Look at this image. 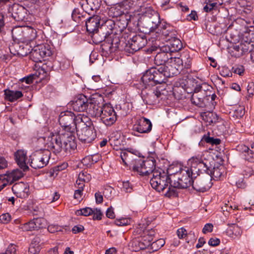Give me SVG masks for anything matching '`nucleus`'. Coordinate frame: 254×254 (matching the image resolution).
<instances>
[{"instance_id":"obj_1","label":"nucleus","mask_w":254,"mask_h":254,"mask_svg":"<svg viewBox=\"0 0 254 254\" xmlns=\"http://www.w3.org/2000/svg\"><path fill=\"white\" fill-rule=\"evenodd\" d=\"M170 63L168 65L152 67L147 70L141 78L145 88L165 82L166 78L180 74L182 70L180 66L176 65L173 61Z\"/></svg>"},{"instance_id":"obj_2","label":"nucleus","mask_w":254,"mask_h":254,"mask_svg":"<svg viewBox=\"0 0 254 254\" xmlns=\"http://www.w3.org/2000/svg\"><path fill=\"white\" fill-rule=\"evenodd\" d=\"M46 141L45 147L48 150L55 154L62 151L64 152H70L74 150L77 146L75 141V136H70L63 131L50 132L49 136L44 138ZM46 150V149H45Z\"/></svg>"},{"instance_id":"obj_3","label":"nucleus","mask_w":254,"mask_h":254,"mask_svg":"<svg viewBox=\"0 0 254 254\" xmlns=\"http://www.w3.org/2000/svg\"><path fill=\"white\" fill-rule=\"evenodd\" d=\"M172 185L179 189H186L191 186L193 173L187 167L180 168L179 171L170 174Z\"/></svg>"},{"instance_id":"obj_4","label":"nucleus","mask_w":254,"mask_h":254,"mask_svg":"<svg viewBox=\"0 0 254 254\" xmlns=\"http://www.w3.org/2000/svg\"><path fill=\"white\" fill-rule=\"evenodd\" d=\"M74 114L71 111H66L61 113L59 122L63 133L68 134L69 136H75L76 126L74 124Z\"/></svg>"},{"instance_id":"obj_5","label":"nucleus","mask_w":254,"mask_h":254,"mask_svg":"<svg viewBox=\"0 0 254 254\" xmlns=\"http://www.w3.org/2000/svg\"><path fill=\"white\" fill-rule=\"evenodd\" d=\"M170 174L165 172L162 169L159 168L153 172L152 177L150 180L152 187L158 191H161L168 186L170 182Z\"/></svg>"},{"instance_id":"obj_6","label":"nucleus","mask_w":254,"mask_h":254,"mask_svg":"<svg viewBox=\"0 0 254 254\" xmlns=\"http://www.w3.org/2000/svg\"><path fill=\"white\" fill-rule=\"evenodd\" d=\"M51 154L50 151L45 149L35 151L29 157L30 166L35 169L44 167L49 162Z\"/></svg>"},{"instance_id":"obj_7","label":"nucleus","mask_w":254,"mask_h":254,"mask_svg":"<svg viewBox=\"0 0 254 254\" xmlns=\"http://www.w3.org/2000/svg\"><path fill=\"white\" fill-rule=\"evenodd\" d=\"M155 167V160L152 158H148L145 160L139 159L135 161L132 169L141 176H148L150 174L153 175V172L156 170Z\"/></svg>"},{"instance_id":"obj_8","label":"nucleus","mask_w":254,"mask_h":254,"mask_svg":"<svg viewBox=\"0 0 254 254\" xmlns=\"http://www.w3.org/2000/svg\"><path fill=\"white\" fill-rule=\"evenodd\" d=\"M147 43L146 37L143 34L134 35L126 43L125 52L133 54L145 46Z\"/></svg>"},{"instance_id":"obj_9","label":"nucleus","mask_w":254,"mask_h":254,"mask_svg":"<svg viewBox=\"0 0 254 254\" xmlns=\"http://www.w3.org/2000/svg\"><path fill=\"white\" fill-rule=\"evenodd\" d=\"M29 58L34 62H41L44 58L50 57L52 55L51 46L49 44H39L31 50Z\"/></svg>"},{"instance_id":"obj_10","label":"nucleus","mask_w":254,"mask_h":254,"mask_svg":"<svg viewBox=\"0 0 254 254\" xmlns=\"http://www.w3.org/2000/svg\"><path fill=\"white\" fill-rule=\"evenodd\" d=\"M177 32L174 26L162 21L159 25L157 31H156V37L159 40H164L166 41L169 40L177 36Z\"/></svg>"},{"instance_id":"obj_11","label":"nucleus","mask_w":254,"mask_h":254,"mask_svg":"<svg viewBox=\"0 0 254 254\" xmlns=\"http://www.w3.org/2000/svg\"><path fill=\"white\" fill-rule=\"evenodd\" d=\"M191 186L192 188L198 192H205L212 186L211 178L207 175L193 176Z\"/></svg>"},{"instance_id":"obj_12","label":"nucleus","mask_w":254,"mask_h":254,"mask_svg":"<svg viewBox=\"0 0 254 254\" xmlns=\"http://www.w3.org/2000/svg\"><path fill=\"white\" fill-rule=\"evenodd\" d=\"M164 96L158 89L152 91L149 90H142L141 92V97L145 104L154 105L158 103L160 100L163 99Z\"/></svg>"},{"instance_id":"obj_13","label":"nucleus","mask_w":254,"mask_h":254,"mask_svg":"<svg viewBox=\"0 0 254 254\" xmlns=\"http://www.w3.org/2000/svg\"><path fill=\"white\" fill-rule=\"evenodd\" d=\"M99 117L106 126L113 125L117 120V116L114 109L110 105H104L103 108Z\"/></svg>"},{"instance_id":"obj_14","label":"nucleus","mask_w":254,"mask_h":254,"mask_svg":"<svg viewBox=\"0 0 254 254\" xmlns=\"http://www.w3.org/2000/svg\"><path fill=\"white\" fill-rule=\"evenodd\" d=\"M112 22V21L109 20L106 21L105 23L101 24L99 30L92 33L91 37L95 43H100L104 42L106 40L107 41L110 40L109 39L111 38L112 28L110 29V31H108L106 32H104V30L106 29L109 25L112 26L110 23Z\"/></svg>"},{"instance_id":"obj_15","label":"nucleus","mask_w":254,"mask_h":254,"mask_svg":"<svg viewBox=\"0 0 254 254\" xmlns=\"http://www.w3.org/2000/svg\"><path fill=\"white\" fill-rule=\"evenodd\" d=\"M192 56L189 52L185 51L182 52L179 56L174 57L172 59L173 61L176 64L179 65L183 70V69H190L191 68L192 63Z\"/></svg>"},{"instance_id":"obj_16","label":"nucleus","mask_w":254,"mask_h":254,"mask_svg":"<svg viewBox=\"0 0 254 254\" xmlns=\"http://www.w3.org/2000/svg\"><path fill=\"white\" fill-rule=\"evenodd\" d=\"M27 10L23 6L18 4H13L9 6L8 12L9 16L17 21H23L26 19Z\"/></svg>"},{"instance_id":"obj_17","label":"nucleus","mask_w":254,"mask_h":254,"mask_svg":"<svg viewBox=\"0 0 254 254\" xmlns=\"http://www.w3.org/2000/svg\"><path fill=\"white\" fill-rule=\"evenodd\" d=\"M24 32L22 29L19 28H15L11 31L12 37L15 44H12L9 45V49L11 54L13 55L20 54L18 51L15 50V48L18 47V44L20 42L25 43L24 39Z\"/></svg>"},{"instance_id":"obj_18","label":"nucleus","mask_w":254,"mask_h":254,"mask_svg":"<svg viewBox=\"0 0 254 254\" xmlns=\"http://www.w3.org/2000/svg\"><path fill=\"white\" fill-rule=\"evenodd\" d=\"M76 131L79 140L84 143H91L96 137L95 132L92 127H85Z\"/></svg>"},{"instance_id":"obj_19","label":"nucleus","mask_w":254,"mask_h":254,"mask_svg":"<svg viewBox=\"0 0 254 254\" xmlns=\"http://www.w3.org/2000/svg\"><path fill=\"white\" fill-rule=\"evenodd\" d=\"M152 127L151 121L142 117L136 120L133 126V130L140 133H148L151 130Z\"/></svg>"},{"instance_id":"obj_20","label":"nucleus","mask_w":254,"mask_h":254,"mask_svg":"<svg viewBox=\"0 0 254 254\" xmlns=\"http://www.w3.org/2000/svg\"><path fill=\"white\" fill-rule=\"evenodd\" d=\"M104 105L103 103H100L97 100L89 99L85 112L92 117H98L101 115Z\"/></svg>"},{"instance_id":"obj_21","label":"nucleus","mask_w":254,"mask_h":254,"mask_svg":"<svg viewBox=\"0 0 254 254\" xmlns=\"http://www.w3.org/2000/svg\"><path fill=\"white\" fill-rule=\"evenodd\" d=\"M88 99L83 95H79L69 103V105L76 112H85Z\"/></svg>"},{"instance_id":"obj_22","label":"nucleus","mask_w":254,"mask_h":254,"mask_svg":"<svg viewBox=\"0 0 254 254\" xmlns=\"http://www.w3.org/2000/svg\"><path fill=\"white\" fill-rule=\"evenodd\" d=\"M201 86L199 85L194 89V93L191 95V103L199 107H204L206 105V96H204L201 90Z\"/></svg>"},{"instance_id":"obj_23","label":"nucleus","mask_w":254,"mask_h":254,"mask_svg":"<svg viewBox=\"0 0 254 254\" xmlns=\"http://www.w3.org/2000/svg\"><path fill=\"white\" fill-rule=\"evenodd\" d=\"M12 190L17 197L24 198L29 195V186L22 182L15 183L12 187Z\"/></svg>"},{"instance_id":"obj_24","label":"nucleus","mask_w":254,"mask_h":254,"mask_svg":"<svg viewBox=\"0 0 254 254\" xmlns=\"http://www.w3.org/2000/svg\"><path fill=\"white\" fill-rule=\"evenodd\" d=\"M172 59H173L172 54L163 47L161 51L157 53L155 57L154 63L157 65L156 67H160L165 65V64L169 60H170V63H172Z\"/></svg>"},{"instance_id":"obj_25","label":"nucleus","mask_w":254,"mask_h":254,"mask_svg":"<svg viewBox=\"0 0 254 254\" xmlns=\"http://www.w3.org/2000/svg\"><path fill=\"white\" fill-rule=\"evenodd\" d=\"M149 13L151 14V16L144 20V24H149L150 27L152 26V31L155 32L156 33L159 25L162 22V21L160 20V16L158 13H157L152 7H149Z\"/></svg>"},{"instance_id":"obj_26","label":"nucleus","mask_w":254,"mask_h":254,"mask_svg":"<svg viewBox=\"0 0 254 254\" xmlns=\"http://www.w3.org/2000/svg\"><path fill=\"white\" fill-rule=\"evenodd\" d=\"M44 219L41 218H34L33 220L20 225V228L24 231L38 230L44 227Z\"/></svg>"},{"instance_id":"obj_27","label":"nucleus","mask_w":254,"mask_h":254,"mask_svg":"<svg viewBox=\"0 0 254 254\" xmlns=\"http://www.w3.org/2000/svg\"><path fill=\"white\" fill-rule=\"evenodd\" d=\"M100 19L97 15L90 17L86 21L85 25L87 31L90 33H93L100 30Z\"/></svg>"},{"instance_id":"obj_28","label":"nucleus","mask_w":254,"mask_h":254,"mask_svg":"<svg viewBox=\"0 0 254 254\" xmlns=\"http://www.w3.org/2000/svg\"><path fill=\"white\" fill-rule=\"evenodd\" d=\"M153 240L151 237L146 238L144 236L141 240H134L132 242V247L133 250L135 252H138L141 250H144L149 247L151 242Z\"/></svg>"},{"instance_id":"obj_29","label":"nucleus","mask_w":254,"mask_h":254,"mask_svg":"<svg viewBox=\"0 0 254 254\" xmlns=\"http://www.w3.org/2000/svg\"><path fill=\"white\" fill-rule=\"evenodd\" d=\"M169 43L164 46L165 50H167L170 53L178 52L183 48V44L180 39L176 38H173L169 40H167Z\"/></svg>"},{"instance_id":"obj_30","label":"nucleus","mask_w":254,"mask_h":254,"mask_svg":"<svg viewBox=\"0 0 254 254\" xmlns=\"http://www.w3.org/2000/svg\"><path fill=\"white\" fill-rule=\"evenodd\" d=\"M15 160L19 167L26 171L28 169V167L26 164V153L23 150H18L14 154Z\"/></svg>"},{"instance_id":"obj_31","label":"nucleus","mask_w":254,"mask_h":254,"mask_svg":"<svg viewBox=\"0 0 254 254\" xmlns=\"http://www.w3.org/2000/svg\"><path fill=\"white\" fill-rule=\"evenodd\" d=\"M5 99L11 102H14L23 97L21 91L6 89L4 90Z\"/></svg>"},{"instance_id":"obj_32","label":"nucleus","mask_w":254,"mask_h":254,"mask_svg":"<svg viewBox=\"0 0 254 254\" xmlns=\"http://www.w3.org/2000/svg\"><path fill=\"white\" fill-rule=\"evenodd\" d=\"M203 162L202 156L200 154H197L192 156L188 161L187 167L191 171H195L196 167L201 163Z\"/></svg>"},{"instance_id":"obj_33","label":"nucleus","mask_w":254,"mask_h":254,"mask_svg":"<svg viewBox=\"0 0 254 254\" xmlns=\"http://www.w3.org/2000/svg\"><path fill=\"white\" fill-rule=\"evenodd\" d=\"M109 39L110 40H107V41H104V43L101 44L100 47V49L101 50L102 52L106 54H109L114 52L116 51L117 48L118 47V46L117 45V44L118 43V41H117L116 43H115L116 46L114 47L113 41H112L111 43L110 42L112 40V38Z\"/></svg>"},{"instance_id":"obj_34","label":"nucleus","mask_w":254,"mask_h":254,"mask_svg":"<svg viewBox=\"0 0 254 254\" xmlns=\"http://www.w3.org/2000/svg\"><path fill=\"white\" fill-rule=\"evenodd\" d=\"M209 168L204 161L198 165L196 167L195 171H191L193 176H201V174L206 173L207 175L209 173Z\"/></svg>"},{"instance_id":"obj_35","label":"nucleus","mask_w":254,"mask_h":254,"mask_svg":"<svg viewBox=\"0 0 254 254\" xmlns=\"http://www.w3.org/2000/svg\"><path fill=\"white\" fill-rule=\"evenodd\" d=\"M223 169V167H213L212 170H210L209 173L207 176L210 177L211 181L212 179L214 180H219L222 175V172L221 170Z\"/></svg>"},{"instance_id":"obj_36","label":"nucleus","mask_w":254,"mask_h":254,"mask_svg":"<svg viewBox=\"0 0 254 254\" xmlns=\"http://www.w3.org/2000/svg\"><path fill=\"white\" fill-rule=\"evenodd\" d=\"M242 153L244 159L250 162H254V152L251 150L248 146H242Z\"/></svg>"},{"instance_id":"obj_37","label":"nucleus","mask_w":254,"mask_h":254,"mask_svg":"<svg viewBox=\"0 0 254 254\" xmlns=\"http://www.w3.org/2000/svg\"><path fill=\"white\" fill-rule=\"evenodd\" d=\"M91 179V176L87 172L82 171L80 172L78 177L76 183L77 185L84 184L85 183L89 182Z\"/></svg>"},{"instance_id":"obj_38","label":"nucleus","mask_w":254,"mask_h":254,"mask_svg":"<svg viewBox=\"0 0 254 254\" xmlns=\"http://www.w3.org/2000/svg\"><path fill=\"white\" fill-rule=\"evenodd\" d=\"M37 37V31L35 29L29 28L24 32V39L26 42H30Z\"/></svg>"},{"instance_id":"obj_39","label":"nucleus","mask_w":254,"mask_h":254,"mask_svg":"<svg viewBox=\"0 0 254 254\" xmlns=\"http://www.w3.org/2000/svg\"><path fill=\"white\" fill-rule=\"evenodd\" d=\"M149 0H136L135 4L141 8L145 14L149 11V7H151L148 3Z\"/></svg>"},{"instance_id":"obj_40","label":"nucleus","mask_w":254,"mask_h":254,"mask_svg":"<svg viewBox=\"0 0 254 254\" xmlns=\"http://www.w3.org/2000/svg\"><path fill=\"white\" fill-rule=\"evenodd\" d=\"M172 179H170V182L169 184H170V186L168 188V191L165 193V196L171 197H176L178 196V191L176 190V189H178V187H174L172 185V182H171Z\"/></svg>"},{"instance_id":"obj_41","label":"nucleus","mask_w":254,"mask_h":254,"mask_svg":"<svg viewBox=\"0 0 254 254\" xmlns=\"http://www.w3.org/2000/svg\"><path fill=\"white\" fill-rule=\"evenodd\" d=\"M74 118L75 119H74V124H75L76 126L75 131H77V129H80V128H82L85 127L84 124H83L82 123L83 118L82 114H79L77 116L74 115Z\"/></svg>"},{"instance_id":"obj_42","label":"nucleus","mask_w":254,"mask_h":254,"mask_svg":"<svg viewBox=\"0 0 254 254\" xmlns=\"http://www.w3.org/2000/svg\"><path fill=\"white\" fill-rule=\"evenodd\" d=\"M93 211V209L90 207H85L79 210H77L75 212V214L77 216H87L92 215Z\"/></svg>"},{"instance_id":"obj_43","label":"nucleus","mask_w":254,"mask_h":254,"mask_svg":"<svg viewBox=\"0 0 254 254\" xmlns=\"http://www.w3.org/2000/svg\"><path fill=\"white\" fill-rule=\"evenodd\" d=\"M245 114V108L242 106L237 107L234 112V117L237 119L242 118Z\"/></svg>"},{"instance_id":"obj_44","label":"nucleus","mask_w":254,"mask_h":254,"mask_svg":"<svg viewBox=\"0 0 254 254\" xmlns=\"http://www.w3.org/2000/svg\"><path fill=\"white\" fill-rule=\"evenodd\" d=\"M37 76H38V75H37V73L35 72L34 74H31L21 78L20 80L22 82H25L27 84H30L32 83L33 81L37 79Z\"/></svg>"},{"instance_id":"obj_45","label":"nucleus","mask_w":254,"mask_h":254,"mask_svg":"<svg viewBox=\"0 0 254 254\" xmlns=\"http://www.w3.org/2000/svg\"><path fill=\"white\" fill-rule=\"evenodd\" d=\"M202 139L206 143L212 145H218L221 142V140L220 139L214 138L213 137H210L206 135L203 136Z\"/></svg>"},{"instance_id":"obj_46","label":"nucleus","mask_w":254,"mask_h":254,"mask_svg":"<svg viewBox=\"0 0 254 254\" xmlns=\"http://www.w3.org/2000/svg\"><path fill=\"white\" fill-rule=\"evenodd\" d=\"M122 190L127 193H130L133 190V186L128 181H123L122 182Z\"/></svg>"},{"instance_id":"obj_47","label":"nucleus","mask_w":254,"mask_h":254,"mask_svg":"<svg viewBox=\"0 0 254 254\" xmlns=\"http://www.w3.org/2000/svg\"><path fill=\"white\" fill-rule=\"evenodd\" d=\"M45 236L42 234L36 235L32 240L31 244L39 245L41 247V245L44 243Z\"/></svg>"},{"instance_id":"obj_48","label":"nucleus","mask_w":254,"mask_h":254,"mask_svg":"<svg viewBox=\"0 0 254 254\" xmlns=\"http://www.w3.org/2000/svg\"><path fill=\"white\" fill-rule=\"evenodd\" d=\"M243 175L246 178H249L254 174V171L252 167L250 166H245L243 167Z\"/></svg>"},{"instance_id":"obj_49","label":"nucleus","mask_w":254,"mask_h":254,"mask_svg":"<svg viewBox=\"0 0 254 254\" xmlns=\"http://www.w3.org/2000/svg\"><path fill=\"white\" fill-rule=\"evenodd\" d=\"M41 249V247L40 246L31 243L28 252L29 254H36L40 252Z\"/></svg>"},{"instance_id":"obj_50","label":"nucleus","mask_w":254,"mask_h":254,"mask_svg":"<svg viewBox=\"0 0 254 254\" xmlns=\"http://www.w3.org/2000/svg\"><path fill=\"white\" fill-rule=\"evenodd\" d=\"M41 249V247L40 246L31 243L28 252L29 254H36L40 252Z\"/></svg>"},{"instance_id":"obj_51","label":"nucleus","mask_w":254,"mask_h":254,"mask_svg":"<svg viewBox=\"0 0 254 254\" xmlns=\"http://www.w3.org/2000/svg\"><path fill=\"white\" fill-rule=\"evenodd\" d=\"M41 249V247L40 246L31 243L28 252L29 254H36L40 252Z\"/></svg>"},{"instance_id":"obj_52","label":"nucleus","mask_w":254,"mask_h":254,"mask_svg":"<svg viewBox=\"0 0 254 254\" xmlns=\"http://www.w3.org/2000/svg\"><path fill=\"white\" fill-rule=\"evenodd\" d=\"M84 187V184H80V185H78V189L75 190L74 191V198L75 199H79L81 197Z\"/></svg>"},{"instance_id":"obj_53","label":"nucleus","mask_w":254,"mask_h":254,"mask_svg":"<svg viewBox=\"0 0 254 254\" xmlns=\"http://www.w3.org/2000/svg\"><path fill=\"white\" fill-rule=\"evenodd\" d=\"M7 18V16H5L2 12H0V33L4 32L5 21Z\"/></svg>"},{"instance_id":"obj_54","label":"nucleus","mask_w":254,"mask_h":254,"mask_svg":"<svg viewBox=\"0 0 254 254\" xmlns=\"http://www.w3.org/2000/svg\"><path fill=\"white\" fill-rule=\"evenodd\" d=\"M165 244V241L163 239H159L155 242H153V243H151V246L152 249L154 248V246H157V248L154 249V251H157L158 249H160L162 247L164 246Z\"/></svg>"},{"instance_id":"obj_55","label":"nucleus","mask_w":254,"mask_h":254,"mask_svg":"<svg viewBox=\"0 0 254 254\" xmlns=\"http://www.w3.org/2000/svg\"><path fill=\"white\" fill-rule=\"evenodd\" d=\"M114 223L115 225L119 226H127L129 224V220L124 218L117 219L115 221Z\"/></svg>"},{"instance_id":"obj_56","label":"nucleus","mask_w":254,"mask_h":254,"mask_svg":"<svg viewBox=\"0 0 254 254\" xmlns=\"http://www.w3.org/2000/svg\"><path fill=\"white\" fill-rule=\"evenodd\" d=\"M93 212L92 214V215H93V219L94 220H101L103 215L101 210L98 208H94L93 209Z\"/></svg>"},{"instance_id":"obj_57","label":"nucleus","mask_w":254,"mask_h":254,"mask_svg":"<svg viewBox=\"0 0 254 254\" xmlns=\"http://www.w3.org/2000/svg\"><path fill=\"white\" fill-rule=\"evenodd\" d=\"M11 220V216L9 213H4L0 216V223H8Z\"/></svg>"},{"instance_id":"obj_58","label":"nucleus","mask_w":254,"mask_h":254,"mask_svg":"<svg viewBox=\"0 0 254 254\" xmlns=\"http://www.w3.org/2000/svg\"><path fill=\"white\" fill-rule=\"evenodd\" d=\"M234 73L241 75L245 71V68L242 65H236L232 68Z\"/></svg>"},{"instance_id":"obj_59","label":"nucleus","mask_w":254,"mask_h":254,"mask_svg":"<svg viewBox=\"0 0 254 254\" xmlns=\"http://www.w3.org/2000/svg\"><path fill=\"white\" fill-rule=\"evenodd\" d=\"M67 164H63L61 166H57L53 168V171L51 170L50 171V173H49L50 177H52L54 176L55 171H62V170L64 169L65 168H66L67 167Z\"/></svg>"},{"instance_id":"obj_60","label":"nucleus","mask_w":254,"mask_h":254,"mask_svg":"<svg viewBox=\"0 0 254 254\" xmlns=\"http://www.w3.org/2000/svg\"><path fill=\"white\" fill-rule=\"evenodd\" d=\"M16 246L13 244H10L7 248L5 252L0 254H15L16 253Z\"/></svg>"},{"instance_id":"obj_61","label":"nucleus","mask_w":254,"mask_h":254,"mask_svg":"<svg viewBox=\"0 0 254 254\" xmlns=\"http://www.w3.org/2000/svg\"><path fill=\"white\" fill-rule=\"evenodd\" d=\"M177 234L179 239H183L187 236V232L184 228L182 227L178 229Z\"/></svg>"},{"instance_id":"obj_62","label":"nucleus","mask_w":254,"mask_h":254,"mask_svg":"<svg viewBox=\"0 0 254 254\" xmlns=\"http://www.w3.org/2000/svg\"><path fill=\"white\" fill-rule=\"evenodd\" d=\"M247 89L249 97H251L253 96L254 95V82H249L248 84Z\"/></svg>"},{"instance_id":"obj_63","label":"nucleus","mask_w":254,"mask_h":254,"mask_svg":"<svg viewBox=\"0 0 254 254\" xmlns=\"http://www.w3.org/2000/svg\"><path fill=\"white\" fill-rule=\"evenodd\" d=\"M141 24H142V27L143 28V32L144 33H149L150 32H153L152 31V26L150 27V25L149 24H144V20L141 23Z\"/></svg>"},{"instance_id":"obj_64","label":"nucleus","mask_w":254,"mask_h":254,"mask_svg":"<svg viewBox=\"0 0 254 254\" xmlns=\"http://www.w3.org/2000/svg\"><path fill=\"white\" fill-rule=\"evenodd\" d=\"M213 225L211 223L206 224L202 229V232L204 234L211 232L213 231Z\"/></svg>"}]
</instances>
